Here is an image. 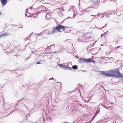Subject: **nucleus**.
<instances>
[{
	"mask_svg": "<svg viewBox=\"0 0 123 123\" xmlns=\"http://www.w3.org/2000/svg\"><path fill=\"white\" fill-rule=\"evenodd\" d=\"M108 73H105L104 71H101V73L104 74L105 76L108 77H114L116 78L119 77H122L123 76V74H121L119 72V69L118 68H117L110 71Z\"/></svg>",
	"mask_w": 123,
	"mask_h": 123,
	"instance_id": "obj_1",
	"label": "nucleus"
},
{
	"mask_svg": "<svg viewBox=\"0 0 123 123\" xmlns=\"http://www.w3.org/2000/svg\"><path fill=\"white\" fill-rule=\"evenodd\" d=\"M56 26V28H58L59 31H60V30L63 29L64 30L65 28L68 27H67L65 26H63L61 25H58Z\"/></svg>",
	"mask_w": 123,
	"mask_h": 123,
	"instance_id": "obj_2",
	"label": "nucleus"
},
{
	"mask_svg": "<svg viewBox=\"0 0 123 123\" xmlns=\"http://www.w3.org/2000/svg\"><path fill=\"white\" fill-rule=\"evenodd\" d=\"M45 32L47 33V35H51L52 34L54 33V32H53V30L51 31H49L48 30H45L43 32L44 33Z\"/></svg>",
	"mask_w": 123,
	"mask_h": 123,
	"instance_id": "obj_3",
	"label": "nucleus"
},
{
	"mask_svg": "<svg viewBox=\"0 0 123 123\" xmlns=\"http://www.w3.org/2000/svg\"><path fill=\"white\" fill-rule=\"evenodd\" d=\"M78 61L80 63H82V62L86 63V59L81 58Z\"/></svg>",
	"mask_w": 123,
	"mask_h": 123,
	"instance_id": "obj_4",
	"label": "nucleus"
},
{
	"mask_svg": "<svg viewBox=\"0 0 123 123\" xmlns=\"http://www.w3.org/2000/svg\"><path fill=\"white\" fill-rule=\"evenodd\" d=\"M1 2L3 6H4L7 2L6 0H1Z\"/></svg>",
	"mask_w": 123,
	"mask_h": 123,
	"instance_id": "obj_5",
	"label": "nucleus"
},
{
	"mask_svg": "<svg viewBox=\"0 0 123 123\" xmlns=\"http://www.w3.org/2000/svg\"><path fill=\"white\" fill-rule=\"evenodd\" d=\"M53 31L54 33L57 32L58 31H59L58 28H56V26L54 28Z\"/></svg>",
	"mask_w": 123,
	"mask_h": 123,
	"instance_id": "obj_6",
	"label": "nucleus"
},
{
	"mask_svg": "<svg viewBox=\"0 0 123 123\" xmlns=\"http://www.w3.org/2000/svg\"><path fill=\"white\" fill-rule=\"evenodd\" d=\"M64 69H65L66 70H71L72 69V68L68 67V66H66L65 67V68H64Z\"/></svg>",
	"mask_w": 123,
	"mask_h": 123,
	"instance_id": "obj_7",
	"label": "nucleus"
},
{
	"mask_svg": "<svg viewBox=\"0 0 123 123\" xmlns=\"http://www.w3.org/2000/svg\"><path fill=\"white\" fill-rule=\"evenodd\" d=\"M90 7H88L86 8V9H83L82 11H81V10H80V11L81 12H86V11H87L88 10H89V9L90 8Z\"/></svg>",
	"mask_w": 123,
	"mask_h": 123,
	"instance_id": "obj_8",
	"label": "nucleus"
},
{
	"mask_svg": "<svg viewBox=\"0 0 123 123\" xmlns=\"http://www.w3.org/2000/svg\"><path fill=\"white\" fill-rule=\"evenodd\" d=\"M92 60V59L91 58H89L88 59H86V63L88 62H91Z\"/></svg>",
	"mask_w": 123,
	"mask_h": 123,
	"instance_id": "obj_9",
	"label": "nucleus"
},
{
	"mask_svg": "<svg viewBox=\"0 0 123 123\" xmlns=\"http://www.w3.org/2000/svg\"><path fill=\"white\" fill-rule=\"evenodd\" d=\"M104 13H101L100 14H97V16H99V17L101 18L102 17H103V18L104 17Z\"/></svg>",
	"mask_w": 123,
	"mask_h": 123,
	"instance_id": "obj_10",
	"label": "nucleus"
},
{
	"mask_svg": "<svg viewBox=\"0 0 123 123\" xmlns=\"http://www.w3.org/2000/svg\"><path fill=\"white\" fill-rule=\"evenodd\" d=\"M1 35L2 37H5L6 36L8 35V34H7L6 33H5Z\"/></svg>",
	"mask_w": 123,
	"mask_h": 123,
	"instance_id": "obj_11",
	"label": "nucleus"
},
{
	"mask_svg": "<svg viewBox=\"0 0 123 123\" xmlns=\"http://www.w3.org/2000/svg\"><path fill=\"white\" fill-rule=\"evenodd\" d=\"M59 66L61 68H62L64 69V68L65 67V66H64L62 64H59Z\"/></svg>",
	"mask_w": 123,
	"mask_h": 123,
	"instance_id": "obj_12",
	"label": "nucleus"
},
{
	"mask_svg": "<svg viewBox=\"0 0 123 123\" xmlns=\"http://www.w3.org/2000/svg\"><path fill=\"white\" fill-rule=\"evenodd\" d=\"M72 68L75 70L78 69V67L77 65H74L72 66Z\"/></svg>",
	"mask_w": 123,
	"mask_h": 123,
	"instance_id": "obj_13",
	"label": "nucleus"
},
{
	"mask_svg": "<svg viewBox=\"0 0 123 123\" xmlns=\"http://www.w3.org/2000/svg\"><path fill=\"white\" fill-rule=\"evenodd\" d=\"M99 112H100V109L99 108L98 110L97 111H96V113L95 114V116H95V117L97 116V115L98 114V113H99Z\"/></svg>",
	"mask_w": 123,
	"mask_h": 123,
	"instance_id": "obj_14",
	"label": "nucleus"
},
{
	"mask_svg": "<svg viewBox=\"0 0 123 123\" xmlns=\"http://www.w3.org/2000/svg\"><path fill=\"white\" fill-rule=\"evenodd\" d=\"M61 52V50H59L58 51H56L54 52H53L52 53H58Z\"/></svg>",
	"mask_w": 123,
	"mask_h": 123,
	"instance_id": "obj_15",
	"label": "nucleus"
},
{
	"mask_svg": "<svg viewBox=\"0 0 123 123\" xmlns=\"http://www.w3.org/2000/svg\"><path fill=\"white\" fill-rule=\"evenodd\" d=\"M95 117V116H93L92 118L89 121V122H91L94 119Z\"/></svg>",
	"mask_w": 123,
	"mask_h": 123,
	"instance_id": "obj_16",
	"label": "nucleus"
},
{
	"mask_svg": "<svg viewBox=\"0 0 123 123\" xmlns=\"http://www.w3.org/2000/svg\"><path fill=\"white\" fill-rule=\"evenodd\" d=\"M55 45L54 44H53L52 45H50V46H49L48 47H47V48L46 49H47V48H49V47H51L52 46H54V48L55 47ZM49 49H50V48H49Z\"/></svg>",
	"mask_w": 123,
	"mask_h": 123,
	"instance_id": "obj_17",
	"label": "nucleus"
},
{
	"mask_svg": "<svg viewBox=\"0 0 123 123\" xmlns=\"http://www.w3.org/2000/svg\"><path fill=\"white\" fill-rule=\"evenodd\" d=\"M98 3V1H94V2L93 4L94 5H96Z\"/></svg>",
	"mask_w": 123,
	"mask_h": 123,
	"instance_id": "obj_18",
	"label": "nucleus"
},
{
	"mask_svg": "<svg viewBox=\"0 0 123 123\" xmlns=\"http://www.w3.org/2000/svg\"><path fill=\"white\" fill-rule=\"evenodd\" d=\"M42 32H41V33H40L37 34H36V35L37 36H38L41 35H42L41 34H42Z\"/></svg>",
	"mask_w": 123,
	"mask_h": 123,
	"instance_id": "obj_19",
	"label": "nucleus"
},
{
	"mask_svg": "<svg viewBox=\"0 0 123 123\" xmlns=\"http://www.w3.org/2000/svg\"><path fill=\"white\" fill-rule=\"evenodd\" d=\"M50 16V15H49V14H47L46 15V17H48L49 16Z\"/></svg>",
	"mask_w": 123,
	"mask_h": 123,
	"instance_id": "obj_20",
	"label": "nucleus"
},
{
	"mask_svg": "<svg viewBox=\"0 0 123 123\" xmlns=\"http://www.w3.org/2000/svg\"><path fill=\"white\" fill-rule=\"evenodd\" d=\"M91 61H92V62H93L94 63H95V61L94 60H93L92 59V60Z\"/></svg>",
	"mask_w": 123,
	"mask_h": 123,
	"instance_id": "obj_21",
	"label": "nucleus"
},
{
	"mask_svg": "<svg viewBox=\"0 0 123 123\" xmlns=\"http://www.w3.org/2000/svg\"><path fill=\"white\" fill-rule=\"evenodd\" d=\"M36 63L37 64H41V62H36Z\"/></svg>",
	"mask_w": 123,
	"mask_h": 123,
	"instance_id": "obj_22",
	"label": "nucleus"
},
{
	"mask_svg": "<svg viewBox=\"0 0 123 123\" xmlns=\"http://www.w3.org/2000/svg\"><path fill=\"white\" fill-rule=\"evenodd\" d=\"M95 1V0H91V2H92V3H93Z\"/></svg>",
	"mask_w": 123,
	"mask_h": 123,
	"instance_id": "obj_23",
	"label": "nucleus"
},
{
	"mask_svg": "<svg viewBox=\"0 0 123 123\" xmlns=\"http://www.w3.org/2000/svg\"><path fill=\"white\" fill-rule=\"evenodd\" d=\"M54 80V78L53 77H52V78H51L50 79H49V80Z\"/></svg>",
	"mask_w": 123,
	"mask_h": 123,
	"instance_id": "obj_24",
	"label": "nucleus"
},
{
	"mask_svg": "<svg viewBox=\"0 0 123 123\" xmlns=\"http://www.w3.org/2000/svg\"><path fill=\"white\" fill-rule=\"evenodd\" d=\"M29 116H30V115L29 114H27L26 116V117H29Z\"/></svg>",
	"mask_w": 123,
	"mask_h": 123,
	"instance_id": "obj_25",
	"label": "nucleus"
},
{
	"mask_svg": "<svg viewBox=\"0 0 123 123\" xmlns=\"http://www.w3.org/2000/svg\"><path fill=\"white\" fill-rule=\"evenodd\" d=\"M107 25V24H105V26H104L103 27H102V28H104L106 26V25Z\"/></svg>",
	"mask_w": 123,
	"mask_h": 123,
	"instance_id": "obj_26",
	"label": "nucleus"
},
{
	"mask_svg": "<svg viewBox=\"0 0 123 123\" xmlns=\"http://www.w3.org/2000/svg\"><path fill=\"white\" fill-rule=\"evenodd\" d=\"M121 47V46H118L116 47V48H119V47Z\"/></svg>",
	"mask_w": 123,
	"mask_h": 123,
	"instance_id": "obj_27",
	"label": "nucleus"
},
{
	"mask_svg": "<svg viewBox=\"0 0 123 123\" xmlns=\"http://www.w3.org/2000/svg\"><path fill=\"white\" fill-rule=\"evenodd\" d=\"M29 36L28 37H27L26 38H25V39H26V40H27V38H29Z\"/></svg>",
	"mask_w": 123,
	"mask_h": 123,
	"instance_id": "obj_28",
	"label": "nucleus"
},
{
	"mask_svg": "<svg viewBox=\"0 0 123 123\" xmlns=\"http://www.w3.org/2000/svg\"><path fill=\"white\" fill-rule=\"evenodd\" d=\"M2 37L1 36V35H0V38H2Z\"/></svg>",
	"mask_w": 123,
	"mask_h": 123,
	"instance_id": "obj_29",
	"label": "nucleus"
},
{
	"mask_svg": "<svg viewBox=\"0 0 123 123\" xmlns=\"http://www.w3.org/2000/svg\"><path fill=\"white\" fill-rule=\"evenodd\" d=\"M103 36V34H102L101 36V37H102V36Z\"/></svg>",
	"mask_w": 123,
	"mask_h": 123,
	"instance_id": "obj_30",
	"label": "nucleus"
},
{
	"mask_svg": "<svg viewBox=\"0 0 123 123\" xmlns=\"http://www.w3.org/2000/svg\"><path fill=\"white\" fill-rule=\"evenodd\" d=\"M95 15H91V16H95Z\"/></svg>",
	"mask_w": 123,
	"mask_h": 123,
	"instance_id": "obj_31",
	"label": "nucleus"
},
{
	"mask_svg": "<svg viewBox=\"0 0 123 123\" xmlns=\"http://www.w3.org/2000/svg\"><path fill=\"white\" fill-rule=\"evenodd\" d=\"M30 8H31V9H32V8H33V7H32V6H31L30 7Z\"/></svg>",
	"mask_w": 123,
	"mask_h": 123,
	"instance_id": "obj_32",
	"label": "nucleus"
},
{
	"mask_svg": "<svg viewBox=\"0 0 123 123\" xmlns=\"http://www.w3.org/2000/svg\"><path fill=\"white\" fill-rule=\"evenodd\" d=\"M22 99H20V100H19V102H20V101H21L22 100Z\"/></svg>",
	"mask_w": 123,
	"mask_h": 123,
	"instance_id": "obj_33",
	"label": "nucleus"
},
{
	"mask_svg": "<svg viewBox=\"0 0 123 123\" xmlns=\"http://www.w3.org/2000/svg\"><path fill=\"white\" fill-rule=\"evenodd\" d=\"M48 53H49V54H50L51 53H48H48H46V54H48Z\"/></svg>",
	"mask_w": 123,
	"mask_h": 123,
	"instance_id": "obj_34",
	"label": "nucleus"
},
{
	"mask_svg": "<svg viewBox=\"0 0 123 123\" xmlns=\"http://www.w3.org/2000/svg\"><path fill=\"white\" fill-rule=\"evenodd\" d=\"M108 32V31H107V32H106L104 34H105V33H107V32Z\"/></svg>",
	"mask_w": 123,
	"mask_h": 123,
	"instance_id": "obj_35",
	"label": "nucleus"
},
{
	"mask_svg": "<svg viewBox=\"0 0 123 123\" xmlns=\"http://www.w3.org/2000/svg\"><path fill=\"white\" fill-rule=\"evenodd\" d=\"M97 16V15H95L94 17H96Z\"/></svg>",
	"mask_w": 123,
	"mask_h": 123,
	"instance_id": "obj_36",
	"label": "nucleus"
},
{
	"mask_svg": "<svg viewBox=\"0 0 123 123\" xmlns=\"http://www.w3.org/2000/svg\"><path fill=\"white\" fill-rule=\"evenodd\" d=\"M72 11L73 12L74 14V11Z\"/></svg>",
	"mask_w": 123,
	"mask_h": 123,
	"instance_id": "obj_37",
	"label": "nucleus"
},
{
	"mask_svg": "<svg viewBox=\"0 0 123 123\" xmlns=\"http://www.w3.org/2000/svg\"><path fill=\"white\" fill-rule=\"evenodd\" d=\"M94 18H93L92 20Z\"/></svg>",
	"mask_w": 123,
	"mask_h": 123,
	"instance_id": "obj_38",
	"label": "nucleus"
},
{
	"mask_svg": "<svg viewBox=\"0 0 123 123\" xmlns=\"http://www.w3.org/2000/svg\"><path fill=\"white\" fill-rule=\"evenodd\" d=\"M1 14V12H0V15Z\"/></svg>",
	"mask_w": 123,
	"mask_h": 123,
	"instance_id": "obj_39",
	"label": "nucleus"
},
{
	"mask_svg": "<svg viewBox=\"0 0 123 123\" xmlns=\"http://www.w3.org/2000/svg\"><path fill=\"white\" fill-rule=\"evenodd\" d=\"M85 100V101H88V102H89V101H86Z\"/></svg>",
	"mask_w": 123,
	"mask_h": 123,
	"instance_id": "obj_40",
	"label": "nucleus"
},
{
	"mask_svg": "<svg viewBox=\"0 0 123 123\" xmlns=\"http://www.w3.org/2000/svg\"><path fill=\"white\" fill-rule=\"evenodd\" d=\"M107 14H108V15H110V14H109V13H107Z\"/></svg>",
	"mask_w": 123,
	"mask_h": 123,
	"instance_id": "obj_41",
	"label": "nucleus"
},
{
	"mask_svg": "<svg viewBox=\"0 0 123 123\" xmlns=\"http://www.w3.org/2000/svg\"><path fill=\"white\" fill-rule=\"evenodd\" d=\"M31 35V34H30V35H29V36H31V35Z\"/></svg>",
	"mask_w": 123,
	"mask_h": 123,
	"instance_id": "obj_42",
	"label": "nucleus"
},
{
	"mask_svg": "<svg viewBox=\"0 0 123 123\" xmlns=\"http://www.w3.org/2000/svg\"><path fill=\"white\" fill-rule=\"evenodd\" d=\"M25 15L27 16V14L26 13H25Z\"/></svg>",
	"mask_w": 123,
	"mask_h": 123,
	"instance_id": "obj_43",
	"label": "nucleus"
},
{
	"mask_svg": "<svg viewBox=\"0 0 123 123\" xmlns=\"http://www.w3.org/2000/svg\"><path fill=\"white\" fill-rule=\"evenodd\" d=\"M110 108L111 109V106H110Z\"/></svg>",
	"mask_w": 123,
	"mask_h": 123,
	"instance_id": "obj_44",
	"label": "nucleus"
},
{
	"mask_svg": "<svg viewBox=\"0 0 123 123\" xmlns=\"http://www.w3.org/2000/svg\"><path fill=\"white\" fill-rule=\"evenodd\" d=\"M70 17H68V18H67V19H68V18H70Z\"/></svg>",
	"mask_w": 123,
	"mask_h": 123,
	"instance_id": "obj_45",
	"label": "nucleus"
},
{
	"mask_svg": "<svg viewBox=\"0 0 123 123\" xmlns=\"http://www.w3.org/2000/svg\"><path fill=\"white\" fill-rule=\"evenodd\" d=\"M26 59L27 60H28V59L27 58V59Z\"/></svg>",
	"mask_w": 123,
	"mask_h": 123,
	"instance_id": "obj_46",
	"label": "nucleus"
},
{
	"mask_svg": "<svg viewBox=\"0 0 123 123\" xmlns=\"http://www.w3.org/2000/svg\"><path fill=\"white\" fill-rule=\"evenodd\" d=\"M84 14L83 13H82V15H83V14Z\"/></svg>",
	"mask_w": 123,
	"mask_h": 123,
	"instance_id": "obj_47",
	"label": "nucleus"
},
{
	"mask_svg": "<svg viewBox=\"0 0 123 123\" xmlns=\"http://www.w3.org/2000/svg\"><path fill=\"white\" fill-rule=\"evenodd\" d=\"M21 27V28H23V26H22V27L21 26V27Z\"/></svg>",
	"mask_w": 123,
	"mask_h": 123,
	"instance_id": "obj_48",
	"label": "nucleus"
},
{
	"mask_svg": "<svg viewBox=\"0 0 123 123\" xmlns=\"http://www.w3.org/2000/svg\"><path fill=\"white\" fill-rule=\"evenodd\" d=\"M21 27V28H23V26H22V27L21 26V27Z\"/></svg>",
	"mask_w": 123,
	"mask_h": 123,
	"instance_id": "obj_49",
	"label": "nucleus"
},
{
	"mask_svg": "<svg viewBox=\"0 0 123 123\" xmlns=\"http://www.w3.org/2000/svg\"><path fill=\"white\" fill-rule=\"evenodd\" d=\"M80 4V3H79V6Z\"/></svg>",
	"mask_w": 123,
	"mask_h": 123,
	"instance_id": "obj_50",
	"label": "nucleus"
},
{
	"mask_svg": "<svg viewBox=\"0 0 123 123\" xmlns=\"http://www.w3.org/2000/svg\"><path fill=\"white\" fill-rule=\"evenodd\" d=\"M102 59H104V58H103V57L102 58Z\"/></svg>",
	"mask_w": 123,
	"mask_h": 123,
	"instance_id": "obj_51",
	"label": "nucleus"
},
{
	"mask_svg": "<svg viewBox=\"0 0 123 123\" xmlns=\"http://www.w3.org/2000/svg\"><path fill=\"white\" fill-rule=\"evenodd\" d=\"M80 0H79V3L80 2Z\"/></svg>",
	"mask_w": 123,
	"mask_h": 123,
	"instance_id": "obj_52",
	"label": "nucleus"
},
{
	"mask_svg": "<svg viewBox=\"0 0 123 123\" xmlns=\"http://www.w3.org/2000/svg\"><path fill=\"white\" fill-rule=\"evenodd\" d=\"M36 41V40H35V42Z\"/></svg>",
	"mask_w": 123,
	"mask_h": 123,
	"instance_id": "obj_53",
	"label": "nucleus"
},
{
	"mask_svg": "<svg viewBox=\"0 0 123 123\" xmlns=\"http://www.w3.org/2000/svg\"><path fill=\"white\" fill-rule=\"evenodd\" d=\"M87 49V50H88L87 49Z\"/></svg>",
	"mask_w": 123,
	"mask_h": 123,
	"instance_id": "obj_54",
	"label": "nucleus"
},
{
	"mask_svg": "<svg viewBox=\"0 0 123 123\" xmlns=\"http://www.w3.org/2000/svg\"><path fill=\"white\" fill-rule=\"evenodd\" d=\"M14 25L15 26H16V25Z\"/></svg>",
	"mask_w": 123,
	"mask_h": 123,
	"instance_id": "obj_55",
	"label": "nucleus"
},
{
	"mask_svg": "<svg viewBox=\"0 0 123 123\" xmlns=\"http://www.w3.org/2000/svg\"><path fill=\"white\" fill-rule=\"evenodd\" d=\"M122 6H123V5H122Z\"/></svg>",
	"mask_w": 123,
	"mask_h": 123,
	"instance_id": "obj_56",
	"label": "nucleus"
}]
</instances>
